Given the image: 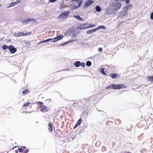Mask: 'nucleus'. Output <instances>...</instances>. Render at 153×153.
<instances>
[{
	"instance_id": "nucleus-1",
	"label": "nucleus",
	"mask_w": 153,
	"mask_h": 153,
	"mask_svg": "<svg viewBox=\"0 0 153 153\" xmlns=\"http://www.w3.org/2000/svg\"><path fill=\"white\" fill-rule=\"evenodd\" d=\"M127 87L124 85L123 84H113L107 86L106 88V89L111 88L113 89H119L121 88H126Z\"/></svg>"
},
{
	"instance_id": "nucleus-2",
	"label": "nucleus",
	"mask_w": 153,
	"mask_h": 153,
	"mask_svg": "<svg viewBox=\"0 0 153 153\" xmlns=\"http://www.w3.org/2000/svg\"><path fill=\"white\" fill-rule=\"evenodd\" d=\"M63 38V36L62 35H59L56 37L54 38L53 39H47L46 40L42 41L39 42L38 44H39L41 43H45L46 42H48L50 41L53 39V41L52 42H56L57 41H59Z\"/></svg>"
},
{
	"instance_id": "nucleus-3",
	"label": "nucleus",
	"mask_w": 153,
	"mask_h": 153,
	"mask_svg": "<svg viewBox=\"0 0 153 153\" xmlns=\"http://www.w3.org/2000/svg\"><path fill=\"white\" fill-rule=\"evenodd\" d=\"M132 7V5L131 4H128L125 6L123 9L122 10V14H120V15L125 16L128 14L129 11V10L131 9Z\"/></svg>"
},
{
	"instance_id": "nucleus-4",
	"label": "nucleus",
	"mask_w": 153,
	"mask_h": 153,
	"mask_svg": "<svg viewBox=\"0 0 153 153\" xmlns=\"http://www.w3.org/2000/svg\"><path fill=\"white\" fill-rule=\"evenodd\" d=\"M38 104L40 107V110L41 112L44 113L48 111L49 108L46 106L43 105L42 102H38Z\"/></svg>"
},
{
	"instance_id": "nucleus-5",
	"label": "nucleus",
	"mask_w": 153,
	"mask_h": 153,
	"mask_svg": "<svg viewBox=\"0 0 153 153\" xmlns=\"http://www.w3.org/2000/svg\"><path fill=\"white\" fill-rule=\"evenodd\" d=\"M70 13V11L63 12L60 14L58 17V18L63 20L67 19Z\"/></svg>"
},
{
	"instance_id": "nucleus-6",
	"label": "nucleus",
	"mask_w": 153,
	"mask_h": 153,
	"mask_svg": "<svg viewBox=\"0 0 153 153\" xmlns=\"http://www.w3.org/2000/svg\"><path fill=\"white\" fill-rule=\"evenodd\" d=\"M28 151V150L26 148L25 146H22L20 148H19L18 150L16 152V153H19V152L21 153H27Z\"/></svg>"
},
{
	"instance_id": "nucleus-7",
	"label": "nucleus",
	"mask_w": 153,
	"mask_h": 153,
	"mask_svg": "<svg viewBox=\"0 0 153 153\" xmlns=\"http://www.w3.org/2000/svg\"><path fill=\"white\" fill-rule=\"evenodd\" d=\"M88 24L87 23H85L79 25L78 27V29L81 30H82L88 28Z\"/></svg>"
},
{
	"instance_id": "nucleus-8",
	"label": "nucleus",
	"mask_w": 153,
	"mask_h": 153,
	"mask_svg": "<svg viewBox=\"0 0 153 153\" xmlns=\"http://www.w3.org/2000/svg\"><path fill=\"white\" fill-rule=\"evenodd\" d=\"M94 1L92 0H89L85 2L83 6L84 8H87L89 7L90 5L93 3Z\"/></svg>"
},
{
	"instance_id": "nucleus-9",
	"label": "nucleus",
	"mask_w": 153,
	"mask_h": 153,
	"mask_svg": "<svg viewBox=\"0 0 153 153\" xmlns=\"http://www.w3.org/2000/svg\"><path fill=\"white\" fill-rule=\"evenodd\" d=\"M13 34L14 36L16 37H19L27 35L28 34L24 32H21L17 33H13Z\"/></svg>"
},
{
	"instance_id": "nucleus-10",
	"label": "nucleus",
	"mask_w": 153,
	"mask_h": 153,
	"mask_svg": "<svg viewBox=\"0 0 153 153\" xmlns=\"http://www.w3.org/2000/svg\"><path fill=\"white\" fill-rule=\"evenodd\" d=\"M8 49L12 53H14L16 51V49L13 45L9 46Z\"/></svg>"
},
{
	"instance_id": "nucleus-11",
	"label": "nucleus",
	"mask_w": 153,
	"mask_h": 153,
	"mask_svg": "<svg viewBox=\"0 0 153 153\" xmlns=\"http://www.w3.org/2000/svg\"><path fill=\"white\" fill-rule=\"evenodd\" d=\"M113 6L115 10H117L121 7V4L120 3L117 2L114 4Z\"/></svg>"
},
{
	"instance_id": "nucleus-12",
	"label": "nucleus",
	"mask_w": 153,
	"mask_h": 153,
	"mask_svg": "<svg viewBox=\"0 0 153 153\" xmlns=\"http://www.w3.org/2000/svg\"><path fill=\"white\" fill-rule=\"evenodd\" d=\"M24 22V23L25 22H32L33 23H36L37 22V21L34 19H28L25 20Z\"/></svg>"
},
{
	"instance_id": "nucleus-13",
	"label": "nucleus",
	"mask_w": 153,
	"mask_h": 153,
	"mask_svg": "<svg viewBox=\"0 0 153 153\" xmlns=\"http://www.w3.org/2000/svg\"><path fill=\"white\" fill-rule=\"evenodd\" d=\"M20 1L18 0L16 1L15 2L12 3L10 4L8 7H11L15 6L16 4H19L20 2Z\"/></svg>"
},
{
	"instance_id": "nucleus-14",
	"label": "nucleus",
	"mask_w": 153,
	"mask_h": 153,
	"mask_svg": "<svg viewBox=\"0 0 153 153\" xmlns=\"http://www.w3.org/2000/svg\"><path fill=\"white\" fill-rule=\"evenodd\" d=\"M95 29H96V31H97L98 30H100L101 29H102L103 30H105L106 29V27L104 26L101 25L98 27L96 28H95Z\"/></svg>"
},
{
	"instance_id": "nucleus-15",
	"label": "nucleus",
	"mask_w": 153,
	"mask_h": 153,
	"mask_svg": "<svg viewBox=\"0 0 153 153\" xmlns=\"http://www.w3.org/2000/svg\"><path fill=\"white\" fill-rule=\"evenodd\" d=\"M96 31V29L95 28L93 29L92 30H88L86 32V33L87 34H91L93 32Z\"/></svg>"
},
{
	"instance_id": "nucleus-16",
	"label": "nucleus",
	"mask_w": 153,
	"mask_h": 153,
	"mask_svg": "<svg viewBox=\"0 0 153 153\" xmlns=\"http://www.w3.org/2000/svg\"><path fill=\"white\" fill-rule=\"evenodd\" d=\"M73 1H75L76 2L78 7H79L82 3L83 0H72Z\"/></svg>"
},
{
	"instance_id": "nucleus-17",
	"label": "nucleus",
	"mask_w": 153,
	"mask_h": 153,
	"mask_svg": "<svg viewBox=\"0 0 153 153\" xmlns=\"http://www.w3.org/2000/svg\"><path fill=\"white\" fill-rule=\"evenodd\" d=\"M82 122V120L81 119H80L78 121L77 123H76V125L74 127V129L77 126L80 125L81 123Z\"/></svg>"
},
{
	"instance_id": "nucleus-18",
	"label": "nucleus",
	"mask_w": 153,
	"mask_h": 153,
	"mask_svg": "<svg viewBox=\"0 0 153 153\" xmlns=\"http://www.w3.org/2000/svg\"><path fill=\"white\" fill-rule=\"evenodd\" d=\"M81 65V62L79 61H76L74 63V65L76 67H79Z\"/></svg>"
},
{
	"instance_id": "nucleus-19",
	"label": "nucleus",
	"mask_w": 153,
	"mask_h": 153,
	"mask_svg": "<svg viewBox=\"0 0 153 153\" xmlns=\"http://www.w3.org/2000/svg\"><path fill=\"white\" fill-rule=\"evenodd\" d=\"M73 17L75 18L79 21H82L83 20V19L79 16L73 15Z\"/></svg>"
},
{
	"instance_id": "nucleus-20",
	"label": "nucleus",
	"mask_w": 153,
	"mask_h": 153,
	"mask_svg": "<svg viewBox=\"0 0 153 153\" xmlns=\"http://www.w3.org/2000/svg\"><path fill=\"white\" fill-rule=\"evenodd\" d=\"M105 70L104 68H102L100 69V71L102 74L104 75H106Z\"/></svg>"
},
{
	"instance_id": "nucleus-21",
	"label": "nucleus",
	"mask_w": 153,
	"mask_h": 153,
	"mask_svg": "<svg viewBox=\"0 0 153 153\" xmlns=\"http://www.w3.org/2000/svg\"><path fill=\"white\" fill-rule=\"evenodd\" d=\"M70 8L72 10L75 9L77 7V6L76 5H75L74 4H72L70 5Z\"/></svg>"
},
{
	"instance_id": "nucleus-22",
	"label": "nucleus",
	"mask_w": 153,
	"mask_h": 153,
	"mask_svg": "<svg viewBox=\"0 0 153 153\" xmlns=\"http://www.w3.org/2000/svg\"><path fill=\"white\" fill-rule=\"evenodd\" d=\"M110 76L112 78L114 79L118 77V74H112L110 75Z\"/></svg>"
},
{
	"instance_id": "nucleus-23",
	"label": "nucleus",
	"mask_w": 153,
	"mask_h": 153,
	"mask_svg": "<svg viewBox=\"0 0 153 153\" xmlns=\"http://www.w3.org/2000/svg\"><path fill=\"white\" fill-rule=\"evenodd\" d=\"M95 10L96 11L100 12L101 10V8L99 6H97L95 7Z\"/></svg>"
},
{
	"instance_id": "nucleus-24",
	"label": "nucleus",
	"mask_w": 153,
	"mask_h": 153,
	"mask_svg": "<svg viewBox=\"0 0 153 153\" xmlns=\"http://www.w3.org/2000/svg\"><path fill=\"white\" fill-rule=\"evenodd\" d=\"M147 80L149 82H153V76L151 77H148Z\"/></svg>"
},
{
	"instance_id": "nucleus-25",
	"label": "nucleus",
	"mask_w": 153,
	"mask_h": 153,
	"mask_svg": "<svg viewBox=\"0 0 153 153\" xmlns=\"http://www.w3.org/2000/svg\"><path fill=\"white\" fill-rule=\"evenodd\" d=\"M48 129L50 132H52V125L51 123L49 124Z\"/></svg>"
},
{
	"instance_id": "nucleus-26",
	"label": "nucleus",
	"mask_w": 153,
	"mask_h": 153,
	"mask_svg": "<svg viewBox=\"0 0 153 153\" xmlns=\"http://www.w3.org/2000/svg\"><path fill=\"white\" fill-rule=\"evenodd\" d=\"M29 91L28 89H26L22 91V93L24 95H26L29 93Z\"/></svg>"
},
{
	"instance_id": "nucleus-27",
	"label": "nucleus",
	"mask_w": 153,
	"mask_h": 153,
	"mask_svg": "<svg viewBox=\"0 0 153 153\" xmlns=\"http://www.w3.org/2000/svg\"><path fill=\"white\" fill-rule=\"evenodd\" d=\"M8 48L9 46H7L6 45H3L2 47V49L3 50L6 49L7 48L8 49Z\"/></svg>"
},
{
	"instance_id": "nucleus-28",
	"label": "nucleus",
	"mask_w": 153,
	"mask_h": 153,
	"mask_svg": "<svg viewBox=\"0 0 153 153\" xmlns=\"http://www.w3.org/2000/svg\"><path fill=\"white\" fill-rule=\"evenodd\" d=\"M91 63L90 61H88L86 62V65L88 66H91Z\"/></svg>"
},
{
	"instance_id": "nucleus-29",
	"label": "nucleus",
	"mask_w": 153,
	"mask_h": 153,
	"mask_svg": "<svg viewBox=\"0 0 153 153\" xmlns=\"http://www.w3.org/2000/svg\"><path fill=\"white\" fill-rule=\"evenodd\" d=\"M88 28H89L91 27H94L95 26V25L94 24H88Z\"/></svg>"
},
{
	"instance_id": "nucleus-30",
	"label": "nucleus",
	"mask_w": 153,
	"mask_h": 153,
	"mask_svg": "<svg viewBox=\"0 0 153 153\" xmlns=\"http://www.w3.org/2000/svg\"><path fill=\"white\" fill-rule=\"evenodd\" d=\"M30 104V102H27L26 103H25L23 105V107H25L26 106L28 105H29Z\"/></svg>"
},
{
	"instance_id": "nucleus-31",
	"label": "nucleus",
	"mask_w": 153,
	"mask_h": 153,
	"mask_svg": "<svg viewBox=\"0 0 153 153\" xmlns=\"http://www.w3.org/2000/svg\"><path fill=\"white\" fill-rule=\"evenodd\" d=\"M150 18L152 20H153V12L151 13Z\"/></svg>"
},
{
	"instance_id": "nucleus-32",
	"label": "nucleus",
	"mask_w": 153,
	"mask_h": 153,
	"mask_svg": "<svg viewBox=\"0 0 153 153\" xmlns=\"http://www.w3.org/2000/svg\"><path fill=\"white\" fill-rule=\"evenodd\" d=\"M80 65L82 67L84 68L85 67V64L84 62H82V63H81Z\"/></svg>"
},
{
	"instance_id": "nucleus-33",
	"label": "nucleus",
	"mask_w": 153,
	"mask_h": 153,
	"mask_svg": "<svg viewBox=\"0 0 153 153\" xmlns=\"http://www.w3.org/2000/svg\"><path fill=\"white\" fill-rule=\"evenodd\" d=\"M102 49L101 48H100L98 49V51L99 52H101L102 51Z\"/></svg>"
},
{
	"instance_id": "nucleus-34",
	"label": "nucleus",
	"mask_w": 153,
	"mask_h": 153,
	"mask_svg": "<svg viewBox=\"0 0 153 153\" xmlns=\"http://www.w3.org/2000/svg\"><path fill=\"white\" fill-rule=\"evenodd\" d=\"M130 0H125V3L126 4H128L129 3Z\"/></svg>"
},
{
	"instance_id": "nucleus-35",
	"label": "nucleus",
	"mask_w": 153,
	"mask_h": 153,
	"mask_svg": "<svg viewBox=\"0 0 153 153\" xmlns=\"http://www.w3.org/2000/svg\"><path fill=\"white\" fill-rule=\"evenodd\" d=\"M72 41H69L67 42H65L64 43H63V44H61V45L65 44H68L69 43L71 42H72Z\"/></svg>"
},
{
	"instance_id": "nucleus-36",
	"label": "nucleus",
	"mask_w": 153,
	"mask_h": 153,
	"mask_svg": "<svg viewBox=\"0 0 153 153\" xmlns=\"http://www.w3.org/2000/svg\"><path fill=\"white\" fill-rule=\"evenodd\" d=\"M108 11H109V10H108L107 11H106V13L107 14V15H110V14H111V13H109V12H108Z\"/></svg>"
},
{
	"instance_id": "nucleus-37",
	"label": "nucleus",
	"mask_w": 153,
	"mask_h": 153,
	"mask_svg": "<svg viewBox=\"0 0 153 153\" xmlns=\"http://www.w3.org/2000/svg\"><path fill=\"white\" fill-rule=\"evenodd\" d=\"M56 0H50V1L51 2H54Z\"/></svg>"
},
{
	"instance_id": "nucleus-38",
	"label": "nucleus",
	"mask_w": 153,
	"mask_h": 153,
	"mask_svg": "<svg viewBox=\"0 0 153 153\" xmlns=\"http://www.w3.org/2000/svg\"><path fill=\"white\" fill-rule=\"evenodd\" d=\"M63 6H60V8H63Z\"/></svg>"
},
{
	"instance_id": "nucleus-39",
	"label": "nucleus",
	"mask_w": 153,
	"mask_h": 153,
	"mask_svg": "<svg viewBox=\"0 0 153 153\" xmlns=\"http://www.w3.org/2000/svg\"><path fill=\"white\" fill-rule=\"evenodd\" d=\"M72 36L74 37V35L73 34V36Z\"/></svg>"
},
{
	"instance_id": "nucleus-40",
	"label": "nucleus",
	"mask_w": 153,
	"mask_h": 153,
	"mask_svg": "<svg viewBox=\"0 0 153 153\" xmlns=\"http://www.w3.org/2000/svg\"><path fill=\"white\" fill-rule=\"evenodd\" d=\"M126 153H130L129 152H126Z\"/></svg>"
},
{
	"instance_id": "nucleus-41",
	"label": "nucleus",
	"mask_w": 153,
	"mask_h": 153,
	"mask_svg": "<svg viewBox=\"0 0 153 153\" xmlns=\"http://www.w3.org/2000/svg\"><path fill=\"white\" fill-rule=\"evenodd\" d=\"M1 6H0V7H1Z\"/></svg>"
}]
</instances>
